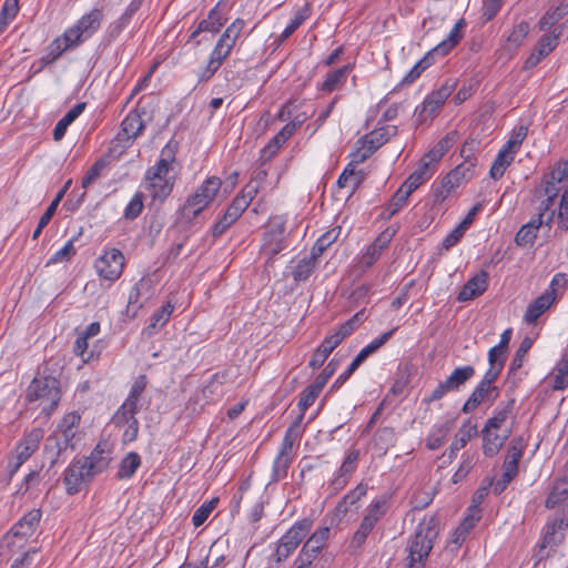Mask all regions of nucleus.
I'll return each mask as SVG.
<instances>
[{"label": "nucleus", "mask_w": 568, "mask_h": 568, "mask_svg": "<svg viewBox=\"0 0 568 568\" xmlns=\"http://www.w3.org/2000/svg\"><path fill=\"white\" fill-rule=\"evenodd\" d=\"M438 536L437 520L435 518L424 519L415 531L409 546L407 557L409 568H424L425 561L434 547V540Z\"/></svg>", "instance_id": "nucleus-1"}, {"label": "nucleus", "mask_w": 568, "mask_h": 568, "mask_svg": "<svg viewBox=\"0 0 568 568\" xmlns=\"http://www.w3.org/2000/svg\"><path fill=\"white\" fill-rule=\"evenodd\" d=\"M222 181L217 176L207 178L196 191L190 195L182 207L184 217H196L214 200L221 189Z\"/></svg>", "instance_id": "nucleus-2"}, {"label": "nucleus", "mask_w": 568, "mask_h": 568, "mask_svg": "<svg viewBox=\"0 0 568 568\" xmlns=\"http://www.w3.org/2000/svg\"><path fill=\"white\" fill-rule=\"evenodd\" d=\"M44 436L41 428L31 429L16 448V456L9 460L8 470L13 476L21 465L37 450Z\"/></svg>", "instance_id": "nucleus-3"}, {"label": "nucleus", "mask_w": 568, "mask_h": 568, "mask_svg": "<svg viewBox=\"0 0 568 568\" xmlns=\"http://www.w3.org/2000/svg\"><path fill=\"white\" fill-rule=\"evenodd\" d=\"M144 393H130L129 397L116 410L113 420L116 424H128L133 429V434L138 428V419L134 417L141 409L146 408L149 399L143 396Z\"/></svg>", "instance_id": "nucleus-4"}, {"label": "nucleus", "mask_w": 568, "mask_h": 568, "mask_svg": "<svg viewBox=\"0 0 568 568\" xmlns=\"http://www.w3.org/2000/svg\"><path fill=\"white\" fill-rule=\"evenodd\" d=\"M455 89V83L446 82L438 90L428 94L422 105L416 108L415 115L422 123L432 119L436 111L445 103Z\"/></svg>", "instance_id": "nucleus-5"}, {"label": "nucleus", "mask_w": 568, "mask_h": 568, "mask_svg": "<svg viewBox=\"0 0 568 568\" xmlns=\"http://www.w3.org/2000/svg\"><path fill=\"white\" fill-rule=\"evenodd\" d=\"M124 256L118 248H110L95 262L99 275L109 281H115L122 274Z\"/></svg>", "instance_id": "nucleus-6"}, {"label": "nucleus", "mask_w": 568, "mask_h": 568, "mask_svg": "<svg viewBox=\"0 0 568 568\" xmlns=\"http://www.w3.org/2000/svg\"><path fill=\"white\" fill-rule=\"evenodd\" d=\"M93 476L94 474L89 469L85 463L78 459L71 464L64 473L63 483L65 485L67 493L69 495L78 494L81 490L82 485Z\"/></svg>", "instance_id": "nucleus-7"}, {"label": "nucleus", "mask_w": 568, "mask_h": 568, "mask_svg": "<svg viewBox=\"0 0 568 568\" xmlns=\"http://www.w3.org/2000/svg\"><path fill=\"white\" fill-rule=\"evenodd\" d=\"M226 21L227 17L222 8L221 2H219L213 9H211L207 18L203 19L197 24V28L191 33L189 41L195 40L196 37L202 32H211L213 34L217 33Z\"/></svg>", "instance_id": "nucleus-8"}, {"label": "nucleus", "mask_w": 568, "mask_h": 568, "mask_svg": "<svg viewBox=\"0 0 568 568\" xmlns=\"http://www.w3.org/2000/svg\"><path fill=\"white\" fill-rule=\"evenodd\" d=\"M153 294V283L150 277L143 276L132 287L128 300V312L132 310L133 315L136 314Z\"/></svg>", "instance_id": "nucleus-9"}, {"label": "nucleus", "mask_w": 568, "mask_h": 568, "mask_svg": "<svg viewBox=\"0 0 568 568\" xmlns=\"http://www.w3.org/2000/svg\"><path fill=\"white\" fill-rule=\"evenodd\" d=\"M556 301V288L546 290L540 296L535 298L527 307L524 320L527 324H535L537 320Z\"/></svg>", "instance_id": "nucleus-10"}, {"label": "nucleus", "mask_w": 568, "mask_h": 568, "mask_svg": "<svg viewBox=\"0 0 568 568\" xmlns=\"http://www.w3.org/2000/svg\"><path fill=\"white\" fill-rule=\"evenodd\" d=\"M558 44V34H544L538 44L526 59L524 68L531 69L536 67L545 57H547Z\"/></svg>", "instance_id": "nucleus-11"}, {"label": "nucleus", "mask_w": 568, "mask_h": 568, "mask_svg": "<svg viewBox=\"0 0 568 568\" xmlns=\"http://www.w3.org/2000/svg\"><path fill=\"white\" fill-rule=\"evenodd\" d=\"M488 286V273L481 271L469 278L458 293L457 301L466 302L481 295Z\"/></svg>", "instance_id": "nucleus-12"}, {"label": "nucleus", "mask_w": 568, "mask_h": 568, "mask_svg": "<svg viewBox=\"0 0 568 568\" xmlns=\"http://www.w3.org/2000/svg\"><path fill=\"white\" fill-rule=\"evenodd\" d=\"M532 346V341L529 337H525L518 349L516 351V354L509 365L508 374L506 384L507 387L514 388L517 387V381L520 379V376H517L518 371L521 368L525 356L529 352V349Z\"/></svg>", "instance_id": "nucleus-13"}, {"label": "nucleus", "mask_w": 568, "mask_h": 568, "mask_svg": "<svg viewBox=\"0 0 568 568\" xmlns=\"http://www.w3.org/2000/svg\"><path fill=\"white\" fill-rule=\"evenodd\" d=\"M41 510L40 509H32L29 513H27L12 528L11 534L13 537H20L26 538L31 536L40 520H41Z\"/></svg>", "instance_id": "nucleus-14"}, {"label": "nucleus", "mask_w": 568, "mask_h": 568, "mask_svg": "<svg viewBox=\"0 0 568 568\" xmlns=\"http://www.w3.org/2000/svg\"><path fill=\"white\" fill-rule=\"evenodd\" d=\"M560 505H562L560 515H565L568 509V475L555 483L546 499L547 508H555Z\"/></svg>", "instance_id": "nucleus-15"}, {"label": "nucleus", "mask_w": 568, "mask_h": 568, "mask_svg": "<svg viewBox=\"0 0 568 568\" xmlns=\"http://www.w3.org/2000/svg\"><path fill=\"white\" fill-rule=\"evenodd\" d=\"M471 162H463L452 170L443 180V187L447 193L459 186L463 182L468 181L473 176Z\"/></svg>", "instance_id": "nucleus-16"}, {"label": "nucleus", "mask_w": 568, "mask_h": 568, "mask_svg": "<svg viewBox=\"0 0 568 568\" xmlns=\"http://www.w3.org/2000/svg\"><path fill=\"white\" fill-rule=\"evenodd\" d=\"M329 536V528L328 527H322L313 532V535L306 540L304 544L302 550L300 551L301 555L305 557H310L311 559H315L322 548L324 547L326 540Z\"/></svg>", "instance_id": "nucleus-17"}, {"label": "nucleus", "mask_w": 568, "mask_h": 568, "mask_svg": "<svg viewBox=\"0 0 568 568\" xmlns=\"http://www.w3.org/2000/svg\"><path fill=\"white\" fill-rule=\"evenodd\" d=\"M475 375V368L470 365L457 367L453 373L437 386L436 390H453L463 386Z\"/></svg>", "instance_id": "nucleus-18"}, {"label": "nucleus", "mask_w": 568, "mask_h": 568, "mask_svg": "<svg viewBox=\"0 0 568 568\" xmlns=\"http://www.w3.org/2000/svg\"><path fill=\"white\" fill-rule=\"evenodd\" d=\"M546 381L552 386V390H564L568 387V352L562 355Z\"/></svg>", "instance_id": "nucleus-19"}, {"label": "nucleus", "mask_w": 568, "mask_h": 568, "mask_svg": "<svg viewBox=\"0 0 568 568\" xmlns=\"http://www.w3.org/2000/svg\"><path fill=\"white\" fill-rule=\"evenodd\" d=\"M505 362H506L505 359L493 357V356L488 355L489 368L487 369L483 379L480 381V383L476 386V388L474 390H498V388L496 386L491 387V385L500 375V373L504 368Z\"/></svg>", "instance_id": "nucleus-20"}, {"label": "nucleus", "mask_w": 568, "mask_h": 568, "mask_svg": "<svg viewBox=\"0 0 568 568\" xmlns=\"http://www.w3.org/2000/svg\"><path fill=\"white\" fill-rule=\"evenodd\" d=\"M285 233V224L282 221L272 222L270 230L265 233L264 236V246L272 254H277L283 250V241Z\"/></svg>", "instance_id": "nucleus-21"}, {"label": "nucleus", "mask_w": 568, "mask_h": 568, "mask_svg": "<svg viewBox=\"0 0 568 568\" xmlns=\"http://www.w3.org/2000/svg\"><path fill=\"white\" fill-rule=\"evenodd\" d=\"M541 225H545V223L540 219L532 216L528 223L519 229L515 236V243L518 246L532 245Z\"/></svg>", "instance_id": "nucleus-22"}, {"label": "nucleus", "mask_w": 568, "mask_h": 568, "mask_svg": "<svg viewBox=\"0 0 568 568\" xmlns=\"http://www.w3.org/2000/svg\"><path fill=\"white\" fill-rule=\"evenodd\" d=\"M509 433L510 432L508 430L504 435H498L496 433V430L484 428L483 429V439H484L483 452H484V455L487 456V457L495 456L500 450V448L503 447V445H504L505 440L507 439Z\"/></svg>", "instance_id": "nucleus-23"}, {"label": "nucleus", "mask_w": 568, "mask_h": 568, "mask_svg": "<svg viewBox=\"0 0 568 568\" xmlns=\"http://www.w3.org/2000/svg\"><path fill=\"white\" fill-rule=\"evenodd\" d=\"M459 133L456 130L448 132L442 140H439L425 158H428L429 162L437 163L444 154L457 142Z\"/></svg>", "instance_id": "nucleus-24"}, {"label": "nucleus", "mask_w": 568, "mask_h": 568, "mask_svg": "<svg viewBox=\"0 0 568 568\" xmlns=\"http://www.w3.org/2000/svg\"><path fill=\"white\" fill-rule=\"evenodd\" d=\"M85 102H80L70 109L55 124L53 129L54 141H60L68 129V126L75 121V119L84 111Z\"/></svg>", "instance_id": "nucleus-25"}, {"label": "nucleus", "mask_w": 568, "mask_h": 568, "mask_svg": "<svg viewBox=\"0 0 568 568\" xmlns=\"http://www.w3.org/2000/svg\"><path fill=\"white\" fill-rule=\"evenodd\" d=\"M396 328L389 329L382 334L378 338L374 339L367 346H365L351 363V371H356L358 366L378 348H381L394 334Z\"/></svg>", "instance_id": "nucleus-26"}, {"label": "nucleus", "mask_w": 568, "mask_h": 568, "mask_svg": "<svg viewBox=\"0 0 568 568\" xmlns=\"http://www.w3.org/2000/svg\"><path fill=\"white\" fill-rule=\"evenodd\" d=\"M396 328L389 329L382 334L378 338L374 339L367 346H365L351 363V371H356L358 366L378 348H381L394 334Z\"/></svg>", "instance_id": "nucleus-27"}, {"label": "nucleus", "mask_w": 568, "mask_h": 568, "mask_svg": "<svg viewBox=\"0 0 568 568\" xmlns=\"http://www.w3.org/2000/svg\"><path fill=\"white\" fill-rule=\"evenodd\" d=\"M313 520L310 518H303L295 523L282 537L285 541L292 544L295 548L302 542V540L308 535L312 529Z\"/></svg>", "instance_id": "nucleus-28"}, {"label": "nucleus", "mask_w": 568, "mask_h": 568, "mask_svg": "<svg viewBox=\"0 0 568 568\" xmlns=\"http://www.w3.org/2000/svg\"><path fill=\"white\" fill-rule=\"evenodd\" d=\"M313 520L310 518H303L295 523L282 537L285 541L292 544L295 548L302 542V540L308 535L312 529Z\"/></svg>", "instance_id": "nucleus-29"}, {"label": "nucleus", "mask_w": 568, "mask_h": 568, "mask_svg": "<svg viewBox=\"0 0 568 568\" xmlns=\"http://www.w3.org/2000/svg\"><path fill=\"white\" fill-rule=\"evenodd\" d=\"M464 26V19L458 20L454 28L450 30L448 37L434 48V51H436L439 57H445L448 54L452 49L462 40V29Z\"/></svg>", "instance_id": "nucleus-30"}, {"label": "nucleus", "mask_w": 568, "mask_h": 568, "mask_svg": "<svg viewBox=\"0 0 568 568\" xmlns=\"http://www.w3.org/2000/svg\"><path fill=\"white\" fill-rule=\"evenodd\" d=\"M103 12L100 9H93L84 14L78 22V29L84 33V38L91 37L101 24Z\"/></svg>", "instance_id": "nucleus-31"}, {"label": "nucleus", "mask_w": 568, "mask_h": 568, "mask_svg": "<svg viewBox=\"0 0 568 568\" xmlns=\"http://www.w3.org/2000/svg\"><path fill=\"white\" fill-rule=\"evenodd\" d=\"M141 113L145 112H141L140 109H135L134 111H131L122 121V131L128 139H134L142 132L144 122L141 119Z\"/></svg>", "instance_id": "nucleus-32"}, {"label": "nucleus", "mask_w": 568, "mask_h": 568, "mask_svg": "<svg viewBox=\"0 0 568 568\" xmlns=\"http://www.w3.org/2000/svg\"><path fill=\"white\" fill-rule=\"evenodd\" d=\"M435 57L439 55L436 51H434L433 48L403 78L402 84H410L415 80H417L420 77V74L435 62Z\"/></svg>", "instance_id": "nucleus-33"}, {"label": "nucleus", "mask_w": 568, "mask_h": 568, "mask_svg": "<svg viewBox=\"0 0 568 568\" xmlns=\"http://www.w3.org/2000/svg\"><path fill=\"white\" fill-rule=\"evenodd\" d=\"M146 181H148L149 189L151 190V195L153 199L163 201L172 192L173 182H170L164 176L156 178V176L146 175Z\"/></svg>", "instance_id": "nucleus-34"}, {"label": "nucleus", "mask_w": 568, "mask_h": 568, "mask_svg": "<svg viewBox=\"0 0 568 568\" xmlns=\"http://www.w3.org/2000/svg\"><path fill=\"white\" fill-rule=\"evenodd\" d=\"M477 434L476 425L469 423L464 424L457 432L454 442L450 444V457L455 456L458 450L464 448L466 444Z\"/></svg>", "instance_id": "nucleus-35"}, {"label": "nucleus", "mask_w": 568, "mask_h": 568, "mask_svg": "<svg viewBox=\"0 0 568 568\" xmlns=\"http://www.w3.org/2000/svg\"><path fill=\"white\" fill-rule=\"evenodd\" d=\"M104 449L98 445L90 456L82 458L81 460L85 463L89 469L94 474H99L103 471L110 462V457L104 455Z\"/></svg>", "instance_id": "nucleus-36"}, {"label": "nucleus", "mask_w": 568, "mask_h": 568, "mask_svg": "<svg viewBox=\"0 0 568 568\" xmlns=\"http://www.w3.org/2000/svg\"><path fill=\"white\" fill-rule=\"evenodd\" d=\"M367 493V486L358 484L352 491L343 497L335 507L337 516H344L348 511V506L356 504Z\"/></svg>", "instance_id": "nucleus-37"}, {"label": "nucleus", "mask_w": 568, "mask_h": 568, "mask_svg": "<svg viewBox=\"0 0 568 568\" xmlns=\"http://www.w3.org/2000/svg\"><path fill=\"white\" fill-rule=\"evenodd\" d=\"M174 310V306L169 301L166 304H164L158 312H155L151 317V323L149 326L144 328V333L148 336H151L155 333V329L158 327H162L165 325V323L169 321L172 312Z\"/></svg>", "instance_id": "nucleus-38"}, {"label": "nucleus", "mask_w": 568, "mask_h": 568, "mask_svg": "<svg viewBox=\"0 0 568 568\" xmlns=\"http://www.w3.org/2000/svg\"><path fill=\"white\" fill-rule=\"evenodd\" d=\"M141 465V458L138 453H129L122 460L116 473L119 479H129L133 476Z\"/></svg>", "instance_id": "nucleus-39"}, {"label": "nucleus", "mask_w": 568, "mask_h": 568, "mask_svg": "<svg viewBox=\"0 0 568 568\" xmlns=\"http://www.w3.org/2000/svg\"><path fill=\"white\" fill-rule=\"evenodd\" d=\"M351 71V65H344L327 74L325 81L322 83V90L332 92L344 84Z\"/></svg>", "instance_id": "nucleus-40"}, {"label": "nucleus", "mask_w": 568, "mask_h": 568, "mask_svg": "<svg viewBox=\"0 0 568 568\" xmlns=\"http://www.w3.org/2000/svg\"><path fill=\"white\" fill-rule=\"evenodd\" d=\"M388 500L389 497L386 495H383L378 499L374 500L367 507L366 515L363 518L372 520V524L376 526L378 520L385 515L388 508Z\"/></svg>", "instance_id": "nucleus-41"}, {"label": "nucleus", "mask_w": 568, "mask_h": 568, "mask_svg": "<svg viewBox=\"0 0 568 568\" xmlns=\"http://www.w3.org/2000/svg\"><path fill=\"white\" fill-rule=\"evenodd\" d=\"M317 260H312V255L297 262L292 271V277L295 282L308 280L316 267Z\"/></svg>", "instance_id": "nucleus-42"}, {"label": "nucleus", "mask_w": 568, "mask_h": 568, "mask_svg": "<svg viewBox=\"0 0 568 568\" xmlns=\"http://www.w3.org/2000/svg\"><path fill=\"white\" fill-rule=\"evenodd\" d=\"M338 363L334 359H332L324 368L323 371L315 377L313 383L307 385L304 390H322L328 379L333 376L337 368Z\"/></svg>", "instance_id": "nucleus-43"}, {"label": "nucleus", "mask_w": 568, "mask_h": 568, "mask_svg": "<svg viewBox=\"0 0 568 568\" xmlns=\"http://www.w3.org/2000/svg\"><path fill=\"white\" fill-rule=\"evenodd\" d=\"M513 160V154L507 153L506 150H500L490 168V178L494 180L500 179L504 175L506 168L510 165Z\"/></svg>", "instance_id": "nucleus-44"}, {"label": "nucleus", "mask_w": 568, "mask_h": 568, "mask_svg": "<svg viewBox=\"0 0 568 568\" xmlns=\"http://www.w3.org/2000/svg\"><path fill=\"white\" fill-rule=\"evenodd\" d=\"M19 12V0H6L0 11V34Z\"/></svg>", "instance_id": "nucleus-45"}, {"label": "nucleus", "mask_w": 568, "mask_h": 568, "mask_svg": "<svg viewBox=\"0 0 568 568\" xmlns=\"http://www.w3.org/2000/svg\"><path fill=\"white\" fill-rule=\"evenodd\" d=\"M69 446H64L63 439L60 437L58 432L52 433L45 440L44 449L48 454L52 455L51 465H54L58 462V457L62 452H64Z\"/></svg>", "instance_id": "nucleus-46"}, {"label": "nucleus", "mask_w": 568, "mask_h": 568, "mask_svg": "<svg viewBox=\"0 0 568 568\" xmlns=\"http://www.w3.org/2000/svg\"><path fill=\"white\" fill-rule=\"evenodd\" d=\"M68 44L59 37L55 40H53L47 48L45 54L42 57L41 61L44 64L53 63L55 60H58L61 54L67 51Z\"/></svg>", "instance_id": "nucleus-47"}, {"label": "nucleus", "mask_w": 568, "mask_h": 568, "mask_svg": "<svg viewBox=\"0 0 568 568\" xmlns=\"http://www.w3.org/2000/svg\"><path fill=\"white\" fill-rule=\"evenodd\" d=\"M564 12H568V2L562 3L561 7H557L554 10L548 11L539 20V29L542 31L549 30L554 24H556L561 19Z\"/></svg>", "instance_id": "nucleus-48"}, {"label": "nucleus", "mask_w": 568, "mask_h": 568, "mask_svg": "<svg viewBox=\"0 0 568 568\" xmlns=\"http://www.w3.org/2000/svg\"><path fill=\"white\" fill-rule=\"evenodd\" d=\"M337 239L335 230H331L323 234L313 245L311 250L312 260H317L332 243Z\"/></svg>", "instance_id": "nucleus-49"}, {"label": "nucleus", "mask_w": 568, "mask_h": 568, "mask_svg": "<svg viewBox=\"0 0 568 568\" xmlns=\"http://www.w3.org/2000/svg\"><path fill=\"white\" fill-rule=\"evenodd\" d=\"M555 202L556 199L542 197L538 207L539 212L537 215H535V217L540 219L546 226H550L555 219L556 211L552 209Z\"/></svg>", "instance_id": "nucleus-50"}, {"label": "nucleus", "mask_w": 568, "mask_h": 568, "mask_svg": "<svg viewBox=\"0 0 568 568\" xmlns=\"http://www.w3.org/2000/svg\"><path fill=\"white\" fill-rule=\"evenodd\" d=\"M408 197L405 196L402 191L397 190L389 200L388 204L384 207L382 217L385 220L392 219L403 207Z\"/></svg>", "instance_id": "nucleus-51"}, {"label": "nucleus", "mask_w": 568, "mask_h": 568, "mask_svg": "<svg viewBox=\"0 0 568 568\" xmlns=\"http://www.w3.org/2000/svg\"><path fill=\"white\" fill-rule=\"evenodd\" d=\"M239 217L229 206L223 216L212 226V235L214 237L222 235Z\"/></svg>", "instance_id": "nucleus-52"}, {"label": "nucleus", "mask_w": 568, "mask_h": 568, "mask_svg": "<svg viewBox=\"0 0 568 568\" xmlns=\"http://www.w3.org/2000/svg\"><path fill=\"white\" fill-rule=\"evenodd\" d=\"M292 463V455L278 453L273 463V479L280 480L287 475V469Z\"/></svg>", "instance_id": "nucleus-53"}, {"label": "nucleus", "mask_w": 568, "mask_h": 568, "mask_svg": "<svg viewBox=\"0 0 568 568\" xmlns=\"http://www.w3.org/2000/svg\"><path fill=\"white\" fill-rule=\"evenodd\" d=\"M511 334H513L511 328L505 329L500 335L499 343L488 351V355L506 361L508 345H509V342L511 338Z\"/></svg>", "instance_id": "nucleus-54"}, {"label": "nucleus", "mask_w": 568, "mask_h": 568, "mask_svg": "<svg viewBox=\"0 0 568 568\" xmlns=\"http://www.w3.org/2000/svg\"><path fill=\"white\" fill-rule=\"evenodd\" d=\"M396 133V128H381L378 130H375L371 132L369 134L365 135V141L367 143H375L377 146L384 145L388 140L389 136Z\"/></svg>", "instance_id": "nucleus-55"}, {"label": "nucleus", "mask_w": 568, "mask_h": 568, "mask_svg": "<svg viewBox=\"0 0 568 568\" xmlns=\"http://www.w3.org/2000/svg\"><path fill=\"white\" fill-rule=\"evenodd\" d=\"M359 455H361V453L358 449H356V448L349 449L347 452L338 471L342 475H346L349 477L357 467Z\"/></svg>", "instance_id": "nucleus-56"}, {"label": "nucleus", "mask_w": 568, "mask_h": 568, "mask_svg": "<svg viewBox=\"0 0 568 568\" xmlns=\"http://www.w3.org/2000/svg\"><path fill=\"white\" fill-rule=\"evenodd\" d=\"M217 504V499H212L210 501L201 505L193 514L192 524L194 527H200L205 523L212 510L215 508Z\"/></svg>", "instance_id": "nucleus-57"}, {"label": "nucleus", "mask_w": 568, "mask_h": 568, "mask_svg": "<svg viewBox=\"0 0 568 568\" xmlns=\"http://www.w3.org/2000/svg\"><path fill=\"white\" fill-rule=\"evenodd\" d=\"M374 527L375 525L372 524V520L363 518L358 529L355 531L353 536L352 546L357 548L362 547L365 544L367 536L374 529Z\"/></svg>", "instance_id": "nucleus-58"}, {"label": "nucleus", "mask_w": 568, "mask_h": 568, "mask_svg": "<svg viewBox=\"0 0 568 568\" xmlns=\"http://www.w3.org/2000/svg\"><path fill=\"white\" fill-rule=\"evenodd\" d=\"M29 390H60V382L53 376H44L42 379L34 377Z\"/></svg>", "instance_id": "nucleus-59"}, {"label": "nucleus", "mask_w": 568, "mask_h": 568, "mask_svg": "<svg viewBox=\"0 0 568 568\" xmlns=\"http://www.w3.org/2000/svg\"><path fill=\"white\" fill-rule=\"evenodd\" d=\"M225 59L226 58L222 57L221 54H216L215 51H212L207 65L200 75V81L210 80L213 77V74L220 69Z\"/></svg>", "instance_id": "nucleus-60"}, {"label": "nucleus", "mask_w": 568, "mask_h": 568, "mask_svg": "<svg viewBox=\"0 0 568 568\" xmlns=\"http://www.w3.org/2000/svg\"><path fill=\"white\" fill-rule=\"evenodd\" d=\"M527 128L524 125H520L518 129H516L510 139L507 141L506 145L503 150H506L507 153L515 154V152L519 149L523 141L525 140L527 135Z\"/></svg>", "instance_id": "nucleus-61"}, {"label": "nucleus", "mask_w": 568, "mask_h": 568, "mask_svg": "<svg viewBox=\"0 0 568 568\" xmlns=\"http://www.w3.org/2000/svg\"><path fill=\"white\" fill-rule=\"evenodd\" d=\"M75 255V247L73 245V240H69L62 248L57 251L48 261L47 265L57 264L61 262H65L71 260V257Z\"/></svg>", "instance_id": "nucleus-62"}, {"label": "nucleus", "mask_w": 568, "mask_h": 568, "mask_svg": "<svg viewBox=\"0 0 568 568\" xmlns=\"http://www.w3.org/2000/svg\"><path fill=\"white\" fill-rule=\"evenodd\" d=\"M143 209V194L135 193L124 210V217L126 220L136 219Z\"/></svg>", "instance_id": "nucleus-63"}, {"label": "nucleus", "mask_w": 568, "mask_h": 568, "mask_svg": "<svg viewBox=\"0 0 568 568\" xmlns=\"http://www.w3.org/2000/svg\"><path fill=\"white\" fill-rule=\"evenodd\" d=\"M427 178H423L419 173H412L406 181L402 184L398 191H402L403 194L407 197L422 185Z\"/></svg>", "instance_id": "nucleus-64"}]
</instances>
